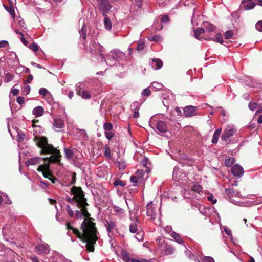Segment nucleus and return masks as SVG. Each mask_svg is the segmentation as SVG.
Here are the masks:
<instances>
[{
    "label": "nucleus",
    "mask_w": 262,
    "mask_h": 262,
    "mask_svg": "<svg viewBox=\"0 0 262 262\" xmlns=\"http://www.w3.org/2000/svg\"><path fill=\"white\" fill-rule=\"evenodd\" d=\"M29 48L31 50H32V51H33L35 52L38 51V46L35 43L31 44L29 46Z\"/></svg>",
    "instance_id": "5fc2aeb1"
},
{
    "label": "nucleus",
    "mask_w": 262,
    "mask_h": 262,
    "mask_svg": "<svg viewBox=\"0 0 262 262\" xmlns=\"http://www.w3.org/2000/svg\"><path fill=\"white\" fill-rule=\"evenodd\" d=\"M149 124L150 127L159 134L165 133L167 130L166 123L163 121L157 120L155 116L151 117Z\"/></svg>",
    "instance_id": "0eeeda50"
},
{
    "label": "nucleus",
    "mask_w": 262,
    "mask_h": 262,
    "mask_svg": "<svg viewBox=\"0 0 262 262\" xmlns=\"http://www.w3.org/2000/svg\"><path fill=\"white\" fill-rule=\"evenodd\" d=\"M222 132V128H219L215 130V132L214 133V134L213 135V138L212 139L211 142L214 143L216 144L218 142L219 138L220 136L221 133Z\"/></svg>",
    "instance_id": "bb28decb"
},
{
    "label": "nucleus",
    "mask_w": 262,
    "mask_h": 262,
    "mask_svg": "<svg viewBox=\"0 0 262 262\" xmlns=\"http://www.w3.org/2000/svg\"><path fill=\"white\" fill-rule=\"evenodd\" d=\"M85 49L87 52L92 55L100 53L102 61H105V57L103 53L105 51L104 48L95 40H91L89 46H85Z\"/></svg>",
    "instance_id": "423d86ee"
},
{
    "label": "nucleus",
    "mask_w": 262,
    "mask_h": 262,
    "mask_svg": "<svg viewBox=\"0 0 262 262\" xmlns=\"http://www.w3.org/2000/svg\"><path fill=\"white\" fill-rule=\"evenodd\" d=\"M39 94L43 96L47 94L50 95V93L45 88H41L39 90Z\"/></svg>",
    "instance_id": "a18cd8bd"
},
{
    "label": "nucleus",
    "mask_w": 262,
    "mask_h": 262,
    "mask_svg": "<svg viewBox=\"0 0 262 262\" xmlns=\"http://www.w3.org/2000/svg\"><path fill=\"white\" fill-rule=\"evenodd\" d=\"M185 174L184 173V170L181 169L178 167H175L173 171V179L176 181L182 180L185 177Z\"/></svg>",
    "instance_id": "4468645a"
},
{
    "label": "nucleus",
    "mask_w": 262,
    "mask_h": 262,
    "mask_svg": "<svg viewBox=\"0 0 262 262\" xmlns=\"http://www.w3.org/2000/svg\"><path fill=\"white\" fill-rule=\"evenodd\" d=\"M151 94V91L149 89L146 88L143 90L141 95L142 97H148Z\"/></svg>",
    "instance_id": "c03bdc74"
},
{
    "label": "nucleus",
    "mask_w": 262,
    "mask_h": 262,
    "mask_svg": "<svg viewBox=\"0 0 262 262\" xmlns=\"http://www.w3.org/2000/svg\"><path fill=\"white\" fill-rule=\"evenodd\" d=\"M30 86L29 85L25 86L23 90V93L25 95H28L30 92Z\"/></svg>",
    "instance_id": "0e129e2a"
},
{
    "label": "nucleus",
    "mask_w": 262,
    "mask_h": 262,
    "mask_svg": "<svg viewBox=\"0 0 262 262\" xmlns=\"http://www.w3.org/2000/svg\"><path fill=\"white\" fill-rule=\"evenodd\" d=\"M44 108L41 106H38L34 107L32 111V114L36 117H39L43 115Z\"/></svg>",
    "instance_id": "b1692460"
},
{
    "label": "nucleus",
    "mask_w": 262,
    "mask_h": 262,
    "mask_svg": "<svg viewBox=\"0 0 262 262\" xmlns=\"http://www.w3.org/2000/svg\"><path fill=\"white\" fill-rule=\"evenodd\" d=\"M159 209L157 206H155L151 201L147 205V215L154 219L156 218L158 212H159Z\"/></svg>",
    "instance_id": "9d476101"
},
{
    "label": "nucleus",
    "mask_w": 262,
    "mask_h": 262,
    "mask_svg": "<svg viewBox=\"0 0 262 262\" xmlns=\"http://www.w3.org/2000/svg\"><path fill=\"white\" fill-rule=\"evenodd\" d=\"M99 12L103 16H107L113 6L109 0H96Z\"/></svg>",
    "instance_id": "6e6552de"
},
{
    "label": "nucleus",
    "mask_w": 262,
    "mask_h": 262,
    "mask_svg": "<svg viewBox=\"0 0 262 262\" xmlns=\"http://www.w3.org/2000/svg\"><path fill=\"white\" fill-rule=\"evenodd\" d=\"M113 128V125L112 123L109 122H106L103 124V129L105 132L111 131Z\"/></svg>",
    "instance_id": "79ce46f5"
},
{
    "label": "nucleus",
    "mask_w": 262,
    "mask_h": 262,
    "mask_svg": "<svg viewBox=\"0 0 262 262\" xmlns=\"http://www.w3.org/2000/svg\"><path fill=\"white\" fill-rule=\"evenodd\" d=\"M205 33V29L203 28H198L194 33V36L198 40H201L202 39H206L202 34Z\"/></svg>",
    "instance_id": "a878e982"
},
{
    "label": "nucleus",
    "mask_w": 262,
    "mask_h": 262,
    "mask_svg": "<svg viewBox=\"0 0 262 262\" xmlns=\"http://www.w3.org/2000/svg\"><path fill=\"white\" fill-rule=\"evenodd\" d=\"M203 26L204 27L203 29H205V32H212L214 30V27L210 23L208 22L204 23L203 24Z\"/></svg>",
    "instance_id": "c756f323"
},
{
    "label": "nucleus",
    "mask_w": 262,
    "mask_h": 262,
    "mask_svg": "<svg viewBox=\"0 0 262 262\" xmlns=\"http://www.w3.org/2000/svg\"><path fill=\"white\" fill-rule=\"evenodd\" d=\"M114 185L115 186H121L124 187L125 185V183L123 181H121L119 179H116L114 182Z\"/></svg>",
    "instance_id": "49530a36"
},
{
    "label": "nucleus",
    "mask_w": 262,
    "mask_h": 262,
    "mask_svg": "<svg viewBox=\"0 0 262 262\" xmlns=\"http://www.w3.org/2000/svg\"><path fill=\"white\" fill-rule=\"evenodd\" d=\"M104 134L106 137V138L108 139L111 140L114 136V134L112 132L109 131V132H104Z\"/></svg>",
    "instance_id": "680f3d73"
},
{
    "label": "nucleus",
    "mask_w": 262,
    "mask_h": 262,
    "mask_svg": "<svg viewBox=\"0 0 262 262\" xmlns=\"http://www.w3.org/2000/svg\"><path fill=\"white\" fill-rule=\"evenodd\" d=\"M64 151L65 152L66 157L68 159H71L73 155V151L71 149H70L69 148H64Z\"/></svg>",
    "instance_id": "f704fd0d"
},
{
    "label": "nucleus",
    "mask_w": 262,
    "mask_h": 262,
    "mask_svg": "<svg viewBox=\"0 0 262 262\" xmlns=\"http://www.w3.org/2000/svg\"><path fill=\"white\" fill-rule=\"evenodd\" d=\"M104 25L105 26V28L107 30H111L112 29V23L110 19V18L107 17V16H104Z\"/></svg>",
    "instance_id": "7c9ffc66"
},
{
    "label": "nucleus",
    "mask_w": 262,
    "mask_h": 262,
    "mask_svg": "<svg viewBox=\"0 0 262 262\" xmlns=\"http://www.w3.org/2000/svg\"><path fill=\"white\" fill-rule=\"evenodd\" d=\"M257 106V103L255 102H250L249 103L248 106L250 110L252 111H254L256 109Z\"/></svg>",
    "instance_id": "bf43d9fd"
},
{
    "label": "nucleus",
    "mask_w": 262,
    "mask_h": 262,
    "mask_svg": "<svg viewBox=\"0 0 262 262\" xmlns=\"http://www.w3.org/2000/svg\"><path fill=\"white\" fill-rule=\"evenodd\" d=\"M256 29L259 32H262V20L258 21L255 25Z\"/></svg>",
    "instance_id": "052dcab7"
},
{
    "label": "nucleus",
    "mask_w": 262,
    "mask_h": 262,
    "mask_svg": "<svg viewBox=\"0 0 262 262\" xmlns=\"http://www.w3.org/2000/svg\"><path fill=\"white\" fill-rule=\"evenodd\" d=\"M225 192L229 198H231L233 196H237L239 198L242 197L241 192L239 191L236 190L233 188L225 189Z\"/></svg>",
    "instance_id": "aec40b11"
},
{
    "label": "nucleus",
    "mask_w": 262,
    "mask_h": 262,
    "mask_svg": "<svg viewBox=\"0 0 262 262\" xmlns=\"http://www.w3.org/2000/svg\"><path fill=\"white\" fill-rule=\"evenodd\" d=\"M121 257L125 262H137L136 259L132 258L129 253L125 250L121 251Z\"/></svg>",
    "instance_id": "6ab92c4d"
},
{
    "label": "nucleus",
    "mask_w": 262,
    "mask_h": 262,
    "mask_svg": "<svg viewBox=\"0 0 262 262\" xmlns=\"http://www.w3.org/2000/svg\"><path fill=\"white\" fill-rule=\"evenodd\" d=\"M140 107V105L139 103L137 101L134 102L130 105V108H131L132 112L139 111Z\"/></svg>",
    "instance_id": "c9c22d12"
},
{
    "label": "nucleus",
    "mask_w": 262,
    "mask_h": 262,
    "mask_svg": "<svg viewBox=\"0 0 262 262\" xmlns=\"http://www.w3.org/2000/svg\"><path fill=\"white\" fill-rule=\"evenodd\" d=\"M208 200L211 202L212 204H215L216 203V199H214V196L212 194H210L207 196Z\"/></svg>",
    "instance_id": "774afa93"
},
{
    "label": "nucleus",
    "mask_w": 262,
    "mask_h": 262,
    "mask_svg": "<svg viewBox=\"0 0 262 262\" xmlns=\"http://www.w3.org/2000/svg\"><path fill=\"white\" fill-rule=\"evenodd\" d=\"M4 202L6 204H11V201L8 196L5 193L0 192V204Z\"/></svg>",
    "instance_id": "c85d7f7f"
},
{
    "label": "nucleus",
    "mask_w": 262,
    "mask_h": 262,
    "mask_svg": "<svg viewBox=\"0 0 262 262\" xmlns=\"http://www.w3.org/2000/svg\"><path fill=\"white\" fill-rule=\"evenodd\" d=\"M113 208L115 212L119 213L120 215L123 216L124 210L122 208L117 206H114Z\"/></svg>",
    "instance_id": "e433bc0d"
},
{
    "label": "nucleus",
    "mask_w": 262,
    "mask_h": 262,
    "mask_svg": "<svg viewBox=\"0 0 262 262\" xmlns=\"http://www.w3.org/2000/svg\"><path fill=\"white\" fill-rule=\"evenodd\" d=\"M164 231H165V233H168V234H169L171 235V234L172 233V232L173 231L172 229L171 226H167L164 228Z\"/></svg>",
    "instance_id": "69168bd1"
},
{
    "label": "nucleus",
    "mask_w": 262,
    "mask_h": 262,
    "mask_svg": "<svg viewBox=\"0 0 262 262\" xmlns=\"http://www.w3.org/2000/svg\"><path fill=\"white\" fill-rule=\"evenodd\" d=\"M3 6L5 9L11 14L12 16L14 17L15 16V11L13 6L11 5L6 6L5 5H3Z\"/></svg>",
    "instance_id": "473e14b6"
},
{
    "label": "nucleus",
    "mask_w": 262,
    "mask_h": 262,
    "mask_svg": "<svg viewBox=\"0 0 262 262\" xmlns=\"http://www.w3.org/2000/svg\"><path fill=\"white\" fill-rule=\"evenodd\" d=\"M197 107L192 105L187 106L184 108V114L186 117H191L196 115Z\"/></svg>",
    "instance_id": "f3484780"
},
{
    "label": "nucleus",
    "mask_w": 262,
    "mask_h": 262,
    "mask_svg": "<svg viewBox=\"0 0 262 262\" xmlns=\"http://www.w3.org/2000/svg\"><path fill=\"white\" fill-rule=\"evenodd\" d=\"M81 228L83 231L82 234L74 227H71V230L78 238L86 243V248L88 251L94 252V246L99 238V233L95 227V224L90 220H85L82 223Z\"/></svg>",
    "instance_id": "f03ea898"
},
{
    "label": "nucleus",
    "mask_w": 262,
    "mask_h": 262,
    "mask_svg": "<svg viewBox=\"0 0 262 262\" xmlns=\"http://www.w3.org/2000/svg\"><path fill=\"white\" fill-rule=\"evenodd\" d=\"M235 162V159L233 157H230L227 159H226L225 161V164L227 167L231 166Z\"/></svg>",
    "instance_id": "72a5a7b5"
},
{
    "label": "nucleus",
    "mask_w": 262,
    "mask_h": 262,
    "mask_svg": "<svg viewBox=\"0 0 262 262\" xmlns=\"http://www.w3.org/2000/svg\"><path fill=\"white\" fill-rule=\"evenodd\" d=\"M192 190L195 192L200 193L202 192V188L200 185L195 184L193 185Z\"/></svg>",
    "instance_id": "a19ab883"
},
{
    "label": "nucleus",
    "mask_w": 262,
    "mask_h": 262,
    "mask_svg": "<svg viewBox=\"0 0 262 262\" xmlns=\"http://www.w3.org/2000/svg\"><path fill=\"white\" fill-rule=\"evenodd\" d=\"M86 29L84 26H83L81 29V30L79 31V33L80 35V37H82V38L83 40H85L86 38Z\"/></svg>",
    "instance_id": "4c0bfd02"
},
{
    "label": "nucleus",
    "mask_w": 262,
    "mask_h": 262,
    "mask_svg": "<svg viewBox=\"0 0 262 262\" xmlns=\"http://www.w3.org/2000/svg\"><path fill=\"white\" fill-rule=\"evenodd\" d=\"M104 224L108 234L111 233L112 230L116 228V223L112 220L105 221Z\"/></svg>",
    "instance_id": "4be33fe9"
},
{
    "label": "nucleus",
    "mask_w": 262,
    "mask_h": 262,
    "mask_svg": "<svg viewBox=\"0 0 262 262\" xmlns=\"http://www.w3.org/2000/svg\"><path fill=\"white\" fill-rule=\"evenodd\" d=\"M171 236L178 244L184 245V241H183V239L179 235V234H178V233H177L174 231H172V233L171 234Z\"/></svg>",
    "instance_id": "cd10ccee"
},
{
    "label": "nucleus",
    "mask_w": 262,
    "mask_h": 262,
    "mask_svg": "<svg viewBox=\"0 0 262 262\" xmlns=\"http://www.w3.org/2000/svg\"><path fill=\"white\" fill-rule=\"evenodd\" d=\"M150 64L154 70H159L163 66V62L159 59H154L150 62Z\"/></svg>",
    "instance_id": "412c9836"
},
{
    "label": "nucleus",
    "mask_w": 262,
    "mask_h": 262,
    "mask_svg": "<svg viewBox=\"0 0 262 262\" xmlns=\"http://www.w3.org/2000/svg\"><path fill=\"white\" fill-rule=\"evenodd\" d=\"M138 8H141L142 5V0H130Z\"/></svg>",
    "instance_id": "603ef678"
},
{
    "label": "nucleus",
    "mask_w": 262,
    "mask_h": 262,
    "mask_svg": "<svg viewBox=\"0 0 262 262\" xmlns=\"http://www.w3.org/2000/svg\"><path fill=\"white\" fill-rule=\"evenodd\" d=\"M202 261L203 262H215L214 259L210 256H205L203 257Z\"/></svg>",
    "instance_id": "e2e57ef3"
},
{
    "label": "nucleus",
    "mask_w": 262,
    "mask_h": 262,
    "mask_svg": "<svg viewBox=\"0 0 262 262\" xmlns=\"http://www.w3.org/2000/svg\"><path fill=\"white\" fill-rule=\"evenodd\" d=\"M154 27L156 28V29L158 30H160L163 28V25H162L161 23L159 22L155 23Z\"/></svg>",
    "instance_id": "338daca9"
},
{
    "label": "nucleus",
    "mask_w": 262,
    "mask_h": 262,
    "mask_svg": "<svg viewBox=\"0 0 262 262\" xmlns=\"http://www.w3.org/2000/svg\"><path fill=\"white\" fill-rule=\"evenodd\" d=\"M14 78L13 75L11 73H8L6 74L4 81L6 83H8L10 81H12Z\"/></svg>",
    "instance_id": "ea45409f"
},
{
    "label": "nucleus",
    "mask_w": 262,
    "mask_h": 262,
    "mask_svg": "<svg viewBox=\"0 0 262 262\" xmlns=\"http://www.w3.org/2000/svg\"><path fill=\"white\" fill-rule=\"evenodd\" d=\"M104 155L108 158H111V152L110 147L108 145H106L104 148Z\"/></svg>",
    "instance_id": "8fccbe9b"
},
{
    "label": "nucleus",
    "mask_w": 262,
    "mask_h": 262,
    "mask_svg": "<svg viewBox=\"0 0 262 262\" xmlns=\"http://www.w3.org/2000/svg\"><path fill=\"white\" fill-rule=\"evenodd\" d=\"M231 173L234 176L240 178L244 174V171L241 166L236 164L232 167Z\"/></svg>",
    "instance_id": "dca6fc26"
},
{
    "label": "nucleus",
    "mask_w": 262,
    "mask_h": 262,
    "mask_svg": "<svg viewBox=\"0 0 262 262\" xmlns=\"http://www.w3.org/2000/svg\"><path fill=\"white\" fill-rule=\"evenodd\" d=\"M130 180L133 183L138 184L141 183L143 180L142 179L141 177H139L138 176L133 175L131 176Z\"/></svg>",
    "instance_id": "2f4dec72"
},
{
    "label": "nucleus",
    "mask_w": 262,
    "mask_h": 262,
    "mask_svg": "<svg viewBox=\"0 0 262 262\" xmlns=\"http://www.w3.org/2000/svg\"><path fill=\"white\" fill-rule=\"evenodd\" d=\"M35 251L40 254H47L50 251V247L48 244L39 243L35 246Z\"/></svg>",
    "instance_id": "f8f14e48"
},
{
    "label": "nucleus",
    "mask_w": 262,
    "mask_h": 262,
    "mask_svg": "<svg viewBox=\"0 0 262 262\" xmlns=\"http://www.w3.org/2000/svg\"><path fill=\"white\" fill-rule=\"evenodd\" d=\"M156 241L158 243L157 251L161 256L171 255L174 253V248L168 244L162 237H158Z\"/></svg>",
    "instance_id": "7ed1b4c3"
},
{
    "label": "nucleus",
    "mask_w": 262,
    "mask_h": 262,
    "mask_svg": "<svg viewBox=\"0 0 262 262\" xmlns=\"http://www.w3.org/2000/svg\"><path fill=\"white\" fill-rule=\"evenodd\" d=\"M144 48V42L143 41L139 42L137 47L136 48L137 50L138 51H141L143 50Z\"/></svg>",
    "instance_id": "6e6d98bb"
},
{
    "label": "nucleus",
    "mask_w": 262,
    "mask_h": 262,
    "mask_svg": "<svg viewBox=\"0 0 262 262\" xmlns=\"http://www.w3.org/2000/svg\"><path fill=\"white\" fill-rule=\"evenodd\" d=\"M53 125L54 127L58 129H61L64 127V123L63 120L58 118H55L54 119Z\"/></svg>",
    "instance_id": "393cba45"
},
{
    "label": "nucleus",
    "mask_w": 262,
    "mask_h": 262,
    "mask_svg": "<svg viewBox=\"0 0 262 262\" xmlns=\"http://www.w3.org/2000/svg\"><path fill=\"white\" fill-rule=\"evenodd\" d=\"M129 231L133 233H135L137 231V226L136 223H133L130 225Z\"/></svg>",
    "instance_id": "37998d69"
},
{
    "label": "nucleus",
    "mask_w": 262,
    "mask_h": 262,
    "mask_svg": "<svg viewBox=\"0 0 262 262\" xmlns=\"http://www.w3.org/2000/svg\"><path fill=\"white\" fill-rule=\"evenodd\" d=\"M119 170H123L126 167V164L124 162L119 161L117 162Z\"/></svg>",
    "instance_id": "864d4df0"
},
{
    "label": "nucleus",
    "mask_w": 262,
    "mask_h": 262,
    "mask_svg": "<svg viewBox=\"0 0 262 262\" xmlns=\"http://www.w3.org/2000/svg\"><path fill=\"white\" fill-rule=\"evenodd\" d=\"M162 39V38L161 36H159V35H156V36H152L150 38V41H161Z\"/></svg>",
    "instance_id": "13d9d810"
},
{
    "label": "nucleus",
    "mask_w": 262,
    "mask_h": 262,
    "mask_svg": "<svg viewBox=\"0 0 262 262\" xmlns=\"http://www.w3.org/2000/svg\"><path fill=\"white\" fill-rule=\"evenodd\" d=\"M71 190V194L73 195L75 201H76L77 206L83 207L88 205L86 200L84 198V192L81 187L73 186Z\"/></svg>",
    "instance_id": "39448f33"
},
{
    "label": "nucleus",
    "mask_w": 262,
    "mask_h": 262,
    "mask_svg": "<svg viewBox=\"0 0 262 262\" xmlns=\"http://www.w3.org/2000/svg\"><path fill=\"white\" fill-rule=\"evenodd\" d=\"M34 141L36 142L37 146L41 149V155H51L49 157H47L46 159V160H48V163L40 165L37 168V170L42 172L45 178H49L53 183H55L57 179L49 173V163H55L60 161L61 155L59 150L54 148L52 145L49 144L47 138L45 137L35 136Z\"/></svg>",
    "instance_id": "f257e3e1"
},
{
    "label": "nucleus",
    "mask_w": 262,
    "mask_h": 262,
    "mask_svg": "<svg viewBox=\"0 0 262 262\" xmlns=\"http://www.w3.org/2000/svg\"><path fill=\"white\" fill-rule=\"evenodd\" d=\"M234 35V33L232 30L227 31L225 33V37L227 39L231 38Z\"/></svg>",
    "instance_id": "de8ad7c7"
},
{
    "label": "nucleus",
    "mask_w": 262,
    "mask_h": 262,
    "mask_svg": "<svg viewBox=\"0 0 262 262\" xmlns=\"http://www.w3.org/2000/svg\"><path fill=\"white\" fill-rule=\"evenodd\" d=\"M46 158H47L42 159L39 157H32L26 161V164L27 166H29L30 165H34L39 163L41 160L45 161L44 164H46L48 163V160H46Z\"/></svg>",
    "instance_id": "a211bd4d"
},
{
    "label": "nucleus",
    "mask_w": 262,
    "mask_h": 262,
    "mask_svg": "<svg viewBox=\"0 0 262 262\" xmlns=\"http://www.w3.org/2000/svg\"><path fill=\"white\" fill-rule=\"evenodd\" d=\"M242 4L243 5L244 9L246 10H248L253 9L255 4L252 2V0H243Z\"/></svg>",
    "instance_id": "5701e85b"
},
{
    "label": "nucleus",
    "mask_w": 262,
    "mask_h": 262,
    "mask_svg": "<svg viewBox=\"0 0 262 262\" xmlns=\"http://www.w3.org/2000/svg\"><path fill=\"white\" fill-rule=\"evenodd\" d=\"M82 85L83 83L82 82H79L76 84V93L77 95L80 96L82 98L89 99L91 97V93L87 90H83L82 91H81L83 89Z\"/></svg>",
    "instance_id": "9b49d317"
},
{
    "label": "nucleus",
    "mask_w": 262,
    "mask_h": 262,
    "mask_svg": "<svg viewBox=\"0 0 262 262\" xmlns=\"http://www.w3.org/2000/svg\"><path fill=\"white\" fill-rule=\"evenodd\" d=\"M151 86L155 89L156 90H161L163 86V84L157 82H153L151 83Z\"/></svg>",
    "instance_id": "58836bf2"
},
{
    "label": "nucleus",
    "mask_w": 262,
    "mask_h": 262,
    "mask_svg": "<svg viewBox=\"0 0 262 262\" xmlns=\"http://www.w3.org/2000/svg\"><path fill=\"white\" fill-rule=\"evenodd\" d=\"M214 39L216 42L220 43H223V37L221 33L216 34Z\"/></svg>",
    "instance_id": "3c124183"
},
{
    "label": "nucleus",
    "mask_w": 262,
    "mask_h": 262,
    "mask_svg": "<svg viewBox=\"0 0 262 262\" xmlns=\"http://www.w3.org/2000/svg\"><path fill=\"white\" fill-rule=\"evenodd\" d=\"M66 208L68 214L71 217H73L74 216V211L71 209L70 206L69 205H67Z\"/></svg>",
    "instance_id": "09e8293b"
},
{
    "label": "nucleus",
    "mask_w": 262,
    "mask_h": 262,
    "mask_svg": "<svg viewBox=\"0 0 262 262\" xmlns=\"http://www.w3.org/2000/svg\"><path fill=\"white\" fill-rule=\"evenodd\" d=\"M125 58V55L123 52L118 49H114L107 55L104 61L107 66L112 67L115 65L117 61L123 60Z\"/></svg>",
    "instance_id": "20e7f679"
},
{
    "label": "nucleus",
    "mask_w": 262,
    "mask_h": 262,
    "mask_svg": "<svg viewBox=\"0 0 262 262\" xmlns=\"http://www.w3.org/2000/svg\"><path fill=\"white\" fill-rule=\"evenodd\" d=\"M144 175V172L143 170L138 169L137 170L136 172L135 173V176H138L139 177H141L142 179H143Z\"/></svg>",
    "instance_id": "4d7b16f0"
},
{
    "label": "nucleus",
    "mask_w": 262,
    "mask_h": 262,
    "mask_svg": "<svg viewBox=\"0 0 262 262\" xmlns=\"http://www.w3.org/2000/svg\"><path fill=\"white\" fill-rule=\"evenodd\" d=\"M86 206H84L83 207H78L80 208L81 209L80 210H76L75 211V216L77 219H82L83 217H84L85 220H86V218H89L90 216V213L88 212V211L86 208Z\"/></svg>",
    "instance_id": "2eb2a0df"
},
{
    "label": "nucleus",
    "mask_w": 262,
    "mask_h": 262,
    "mask_svg": "<svg viewBox=\"0 0 262 262\" xmlns=\"http://www.w3.org/2000/svg\"><path fill=\"white\" fill-rule=\"evenodd\" d=\"M2 233L4 238L6 241H9V238L12 239L13 237L12 228L9 224H6L3 227Z\"/></svg>",
    "instance_id": "ddd939ff"
},
{
    "label": "nucleus",
    "mask_w": 262,
    "mask_h": 262,
    "mask_svg": "<svg viewBox=\"0 0 262 262\" xmlns=\"http://www.w3.org/2000/svg\"><path fill=\"white\" fill-rule=\"evenodd\" d=\"M237 132V129L234 125L230 124L227 126L225 129L221 139L223 141L226 142L232 137Z\"/></svg>",
    "instance_id": "1a4fd4ad"
}]
</instances>
